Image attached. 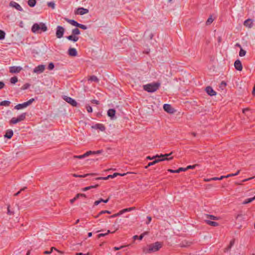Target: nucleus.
I'll return each mask as SVG.
<instances>
[{"instance_id":"1","label":"nucleus","mask_w":255,"mask_h":255,"mask_svg":"<svg viewBox=\"0 0 255 255\" xmlns=\"http://www.w3.org/2000/svg\"><path fill=\"white\" fill-rule=\"evenodd\" d=\"M163 246V243L159 242H156L154 243L149 244L147 247L143 248V252L145 254H150L160 250Z\"/></svg>"},{"instance_id":"2","label":"nucleus","mask_w":255,"mask_h":255,"mask_svg":"<svg viewBox=\"0 0 255 255\" xmlns=\"http://www.w3.org/2000/svg\"><path fill=\"white\" fill-rule=\"evenodd\" d=\"M47 30V27L45 23L40 22L39 23H34L32 27L31 31L35 33H41L42 32H45Z\"/></svg>"},{"instance_id":"3","label":"nucleus","mask_w":255,"mask_h":255,"mask_svg":"<svg viewBox=\"0 0 255 255\" xmlns=\"http://www.w3.org/2000/svg\"><path fill=\"white\" fill-rule=\"evenodd\" d=\"M160 84L158 82H154L143 86V89L149 93H153L156 91L160 87Z\"/></svg>"},{"instance_id":"4","label":"nucleus","mask_w":255,"mask_h":255,"mask_svg":"<svg viewBox=\"0 0 255 255\" xmlns=\"http://www.w3.org/2000/svg\"><path fill=\"white\" fill-rule=\"evenodd\" d=\"M173 157L172 156H169V157H161V158H158V159H155L154 161L152 162H149L147 166H145V168H147L148 167L153 165L157 163H158L160 161H164V160H170L172 159Z\"/></svg>"},{"instance_id":"5","label":"nucleus","mask_w":255,"mask_h":255,"mask_svg":"<svg viewBox=\"0 0 255 255\" xmlns=\"http://www.w3.org/2000/svg\"><path fill=\"white\" fill-rule=\"evenodd\" d=\"M34 100H35L33 98L30 99L27 102H24L22 104H17L15 106L14 108L18 110L25 108L30 105L34 101Z\"/></svg>"},{"instance_id":"6","label":"nucleus","mask_w":255,"mask_h":255,"mask_svg":"<svg viewBox=\"0 0 255 255\" xmlns=\"http://www.w3.org/2000/svg\"><path fill=\"white\" fill-rule=\"evenodd\" d=\"M65 29L62 26L58 25L56 27V36L58 38H61L63 36Z\"/></svg>"},{"instance_id":"7","label":"nucleus","mask_w":255,"mask_h":255,"mask_svg":"<svg viewBox=\"0 0 255 255\" xmlns=\"http://www.w3.org/2000/svg\"><path fill=\"white\" fill-rule=\"evenodd\" d=\"M63 99L66 102L70 104L72 106L77 107V102L74 99H72V98L66 96H64L63 97Z\"/></svg>"},{"instance_id":"8","label":"nucleus","mask_w":255,"mask_h":255,"mask_svg":"<svg viewBox=\"0 0 255 255\" xmlns=\"http://www.w3.org/2000/svg\"><path fill=\"white\" fill-rule=\"evenodd\" d=\"M88 12H89V10L88 9L85 8L84 7H78L74 11V13L75 14H79V15H83L84 14L88 13Z\"/></svg>"},{"instance_id":"9","label":"nucleus","mask_w":255,"mask_h":255,"mask_svg":"<svg viewBox=\"0 0 255 255\" xmlns=\"http://www.w3.org/2000/svg\"><path fill=\"white\" fill-rule=\"evenodd\" d=\"M45 69V66L43 64L39 65L33 69V73L40 74L43 72Z\"/></svg>"},{"instance_id":"10","label":"nucleus","mask_w":255,"mask_h":255,"mask_svg":"<svg viewBox=\"0 0 255 255\" xmlns=\"http://www.w3.org/2000/svg\"><path fill=\"white\" fill-rule=\"evenodd\" d=\"M9 6L15 8L16 10L22 11H23V9L21 6L17 2L14 1H11L9 2Z\"/></svg>"},{"instance_id":"11","label":"nucleus","mask_w":255,"mask_h":255,"mask_svg":"<svg viewBox=\"0 0 255 255\" xmlns=\"http://www.w3.org/2000/svg\"><path fill=\"white\" fill-rule=\"evenodd\" d=\"M163 109L165 111L169 114H173L175 111L174 109L172 107V106L170 105L167 104H165L163 105Z\"/></svg>"},{"instance_id":"12","label":"nucleus","mask_w":255,"mask_h":255,"mask_svg":"<svg viewBox=\"0 0 255 255\" xmlns=\"http://www.w3.org/2000/svg\"><path fill=\"white\" fill-rule=\"evenodd\" d=\"M172 152H170V153H168V154H161L160 155H156L155 156H153V157H150L149 156H148L146 157V159H149V160H152V159H155L156 158H161V157H169L170 156H171V155L172 154Z\"/></svg>"},{"instance_id":"13","label":"nucleus","mask_w":255,"mask_h":255,"mask_svg":"<svg viewBox=\"0 0 255 255\" xmlns=\"http://www.w3.org/2000/svg\"><path fill=\"white\" fill-rule=\"evenodd\" d=\"M22 70V68L20 66H11L9 68V72L11 73H19Z\"/></svg>"},{"instance_id":"14","label":"nucleus","mask_w":255,"mask_h":255,"mask_svg":"<svg viewBox=\"0 0 255 255\" xmlns=\"http://www.w3.org/2000/svg\"><path fill=\"white\" fill-rule=\"evenodd\" d=\"M234 66L235 69L238 71H242L243 69L242 63L239 59L235 61L234 63Z\"/></svg>"},{"instance_id":"15","label":"nucleus","mask_w":255,"mask_h":255,"mask_svg":"<svg viewBox=\"0 0 255 255\" xmlns=\"http://www.w3.org/2000/svg\"><path fill=\"white\" fill-rule=\"evenodd\" d=\"M205 90L207 93L211 96H215L217 94L216 92L210 86L207 87Z\"/></svg>"},{"instance_id":"16","label":"nucleus","mask_w":255,"mask_h":255,"mask_svg":"<svg viewBox=\"0 0 255 255\" xmlns=\"http://www.w3.org/2000/svg\"><path fill=\"white\" fill-rule=\"evenodd\" d=\"M93 128L99 129L101 131H104L106 129L105 127L102 124H97L92 127Z\"/></svg>"},{"instance_id":"17","label":"nucleus","mask_w":255,"mask_h":255,"mask_svg":"<svg viewBox=\"0 0 255 255\" xmlns=\"http://www.w3.org/2000/svg\"><path fill=\"white\" fill-rule=\"evenodd\" d=\"M68 54L71 56H76L77 55V51L74 48H70L68 49Z\"/></svg>"},{"instance_id":"18","label":"nucleus","mask_w":255,"mask_h":255,"mask_svg":"<svg viewBox=\"0 0 255 255\" xmlns=\"http://www.w3.org/2000/svg\"><path fill=\"white\" fill-rule=\"evenodd\" d=\"M66 38L74 42H77L79 40V37L78 36L74 35L72 34V35L66 36Z\"/></svg>"},{"instance_id":"19","label":"nucleus","mask_w":255,"mask_h":255,"mask_svg":"<svg viewBox=\"0 0 255 255\" xmlns=\"http://www.w3.org/2000/svg\"><path fill=\"white\" fill-rule=\"evenodd\" d=\"M13 134V132L12 129H9L6 130L5 135H4V137L7 138L8 139H10L12 137Z\"/></svg>"},{"instance_id":"20","label":"nucleus","mask_w":255,"mask_h":255,"mask_svg":"<svg viewBox=\"0 0 255 255\" xmlns=\"http://www.w3.org/2000/svg\"><path fill=\"white\" fill-rule=\"evenodd\" d=\"M204 221L207 225L213 227H217L219 225L218 223L215 221H210V220H205Z\"/></svg>"},{"instance_id":"21","label":"nucleus","mask_w":255,"mask_h":255,"mask_svg":"<svg viewBox=\"0 0 255 255\" xmlns=\"http://www.w3.org/2000/svg\"><path fill=\"white\" fill-rule=\"evenodd\" d=\"M116 114V111L115 110L113 109H109L108 111V116L110 117L111 119H113L114 117H115Z\"/></svg>"},{"instance_id":"22","label":"nucleus","mask_w":255,"mask_h":255,"mask_svg":"<svg viewBox=\"0 0 255 255\" xmlns=\"http://www.w3.org/2000/svg\"><path fill=\"white\" fill-rule=\"evenodd\" d=\"M167 171L170 173H178L181 171H185V169H184V168H183V167H180L177 170H173V169H168L167 170Z\"/></svg>"},{"instance_id":"23","label":"nucleus","mask_w":255,"mask_h":255,"mask_svg":"<svg viewBox=\"0 0 255 255\" xmlns=\"http://www.w3.org/2000/svg\"><path fill=\"white\" fill-rule=\"evenodd\" d=\"M245 26L251 27L253 25V20L251 19H248L244 21Z\"/></svg>"},{"instance_id":"24","label":"nucleus","mask_w":255,"mask_h":255,"mask_svg":"<svg viewBox=\"0 0 255 255\" xmlns=\"http://www.w3.org/2000/svg\"><path fill=\"white\" fill-rule=\"evenodd\" d=\"M66 20L71 25L78 27L79 23L73 19H66Z\"/></svg>"},{"instance_id":"25","label":"nucleus","mask_w":255,"mask_h":255,"mask_svg":"<svg viewBox=\"0 0 255 255\" xmlns=\"http://www.w3.org/2000/svg\"><path fill=\"white\" fill-rule=\"evenodd\" d=\"M98 186H99V184H96V185H91V186H87V187H86L83 188L82 189V190L83 191H87L88 190H90L91 189L97 188Z\"/></svg>"},{"instance_id":"26","label":"nucleus","mask_w":255,"mask_h":255,"mask_svg":"<svg viewBox=\"0 0 255 255\" xmlns=\"http://www.w3.org/2000/svg\"><path fill=\"white\" fill-rule=\"evenodd\" d=\"M205 217L207 218H209V219L213 220H218L219 219V217L212 215L205 214Z\"/></svg>"},{"instance_id":"27","label":"nucleus","mask_w":255,"mask_h":255,"mask_svg":"<svg viewBox=\"0 0 255 255\" xmlns=\"http://www.w3.org/2000/svg\"><path fill=\"white\" fill-rule=\"evenodd\" d=\"M105 213L111 214V212L108 210H103L99 212V214L95 216L94 217L95 218H98L100 217V216H101V215H103V214Z\"/></svg>"},{"instance_id":"28","label":"nucleus","mask_w":255,"mask_h":255,"mask_svg":"<svg viewBox=\"0 0 255 255\" xmlns=\"http://www.w3.org/2000/svg\"><path fill=\"white\" fill-rule=\"evenodd\" d=\"M26 113H24L18 116L17 118L19 120V122L25 120L26 117Z\"/></svg>"},{"instance_id":"29","label":"nucleus","mask_w":255,"mask_h":255,"mask_svg":"<svg viewBox=\"0 0 255 255\" xmlns=\"http://www.w3.org/2000/svg\"><path fill=\"white\" fill-rule=\"evenodd\" d=\"M10 102L7 100L3 101L1 102H0V106H5V107H8L10 105Z\"/></svg>"},{"instance_id":"30","label":"nucleus","mask_w":255,"mask_h":255,"mask_svg":"<svg viewBox=\"0 0 255 255\" xmlns=\"http://www.w3.org/2000/svg\"><path fill=\"white\" fill-rule=\"evenodd\" d=\"M72 34L74 35L78 36L80 34V31L78 28H75L72 29Z\"/></svg>"},{"instance_id":"31","label":"nucleus","mask_w":255,"mask_h":255,"mask_svg":"<svg viewBox=\"0 0 255 255\" xmlns=\"http://www.w3.org/2000/svg\"><path fill=\"white\" fill-rule=\"evenodd\" d=\"M36 3V0H28L27 4L30 7H34Z\"/></svg>"},{"instance_id":"32","label":"nucleus","mask_w":255,"mask_h":255,"mask_svg":"<svg viewBox=\"0 0 255 255\" xmlns=\"http://www.w3.org/2000/svg\"><path fill=\"white\" fill-rule=\"evenodd\" d=\"M95 174H94V173H91V174H84V175H77V174H73V176L75 177H86L89 175H95Z\"/></svg>"},{"instance_id":"33","label":"nucleus","mask_w":255,"mask_h":255,"mask_svg":"<svg viewBox=\"0 0 255 255\" xmlns=\"http://www.w3.org/2000/svg\"><path fill=\"white\" fill-rule=\"evenodd\" d=\"M7 214L8 215H14V210L10 208V205L7 206Z\"/></svg>"},{"instance_id":"34","label":"nucleus","mask_w":255,"mask_h":255,"mask_svg":"<svg viewBox=\"0 0 255 255\" xmlns=\"http://www.w3.org/2000/svg\"><path fill=\"white\" fill-rule=\"evenodd\" d=\"M235 239H233V240H232L230 241L229 245L226 249V250L227 251L230 250L231 249V248L234 246V245L235 244Z\"/></svg>"},{"instance_id":"35","label":"nucleus","mask_w":255,"mask_h":255,"mask_svg":"<svg viewBox=\"0 0 255 255\" xmlns=\"http://www.w3.org/2000/svg\"><path fill=\"white\" fill-rule=\"evenodd\" d=\"M89 80H90L91 81H93V82H96V83H98L99 81V79L97 78V76H96L95 75L91 76L89 78Z\"/></svg>"},{"instance_id":"36","label":"nucleus","mask_w":255,"mask_h":255,"mask_svg":"<svg viewBox=\"0 0 255 255\" xmlns=\"http://www.w3.org/2000/svg\"><path fill=\"white\" fill-rule=\"evenodd\" d=\"M255 200V196L253 198H250L246 199L244 201L243 204H247L253 202V201H254Z\"/></svg>"},{"instance_id":"37","label":"nucleus","mask_w":255,"mask_h":255,"mask_svg":"<svg viewBox=\"0 0 255 255\" xmlns=\"http://www.w3.org/2000/svg\"><path fill=\"white\" fill-rule=\"evenodd\" d=\"M214 19L212 18V16L211 15L207 20L206 24L207 25H210L214 21Z\"/></svg>"},{"instance_id":"38","label":"nucleus","mask_w":255,"mask_h":255,"mask_svg":"<svg viewBox=\"0 0 255 255\" xmlns=\"http://www.w3.org/2000/svg\"><path fill=\"white\" fill-rule=\"evenodd\" d=\"M19 122L17 118H12L10 121L9 123L10 124H15Z\"/></svg>"},{"instance_id":"39","label":"nucleus","mask_w":255,"mask_h":255,"mask_svg":"<svg viewBox=\"0 0 255 255\" xmlns=\"http://www.w3.org/2000/svg\"><path fill=\"white\" fill-rule=\"evenodd\" d=\"M18 81L17 78L16 76L10 78V82L11 84H15Z\"/></svg>"},{"instance_id":"40","label":"nucleus","mask_w":255,"mask_h":255,"mask_svg":"<svg viewBox=\"0 0 255 255\" xmlns=\"http://www.w3.org/2000/svg\"><path fill=\"white\" fill-rule=\"evenodd\" d=\"M198 164H194V165H188L187 166V167L186 168H184V169H185V171H186L188 169H194L196 166H198Z\"/></svg>"},{"instance_id":"41","label":"nucleus","mask_w":255,"mask_h":255,"mask_svg":"<svg viewBox=\"0 0 255 255\" xmlns=\"http://www.w3.org/2000/svg\"><path fill=\"white\" fill-rule=\"evenodd\" d=\"M5 32L1 30H0V40H2L5 37Z\"/></svg>"},{"instance_id":"42","label":"nucleus","mask_w":255,"mask_h":255,"mask_svg":"<svg viewBox=\"0 0 255 255\" xmlns=\"http://www.w3.org/2000/svg\"><path fill=\"white\" fill-rule=\"evenodd\" d=\"M246 50L243 49L242 48H241L240 52H239V55L241 57L244 56L246 55Z\"/></svg>"},{"instance_id":"43","label":"nucleus","mask_w":255,"mask_h":255,"mask_svg":"<svg viewBox=\"0 0 255 255\" xmlns=\"http://www.w3.org/2000/svg\"><path fill=\"white\" fill-rule=\"evenodd\" d=\"M47 5L49 7H51L52 9H54L55 8V3L53 1H50L48 2Z\"/></svg>"},{"instance_id":"44","label":"nucleus","mask_w":255,"mask_h":255,"mask_svg":"<svg viewBox=\"0 0 255 255\" xmlns=\"http://www.w3.org/2000/svg\"><path fill=\"white\" fill-rule=\"evenodd\" d=\"M85 157H86V156L85 155V154H83V155H74L73 156L74 158H78V159H83Z\"/></svg>"},{"instance_id":"45","label":"nucleus","mask_w":255,"mask_h":255,"mask_svg":"<svg viewBox=\"0 0 255 255\" xmlns=\"http://www.w3.org/2000/svg\"><path fill=\"white\" fill-rule=\"evenodd\" d=\"M84 154H85L86 157H87L91 154H94V151L89 150V151H87Z\"/></svg>"},{"instance_id":"46","label":"nucleus","mask_w":255,"mask_h":255,"mask_svg":"<svg viewBox=\"0 0 255 255\" xmlns=\"http://www.w3.org/2000/svg\"><path fill=\"white\" fill-rule=\"evenodd\" d=\"M78 27L82 29L85 30L87 28V27L86 25L79 23Z\"/></svg>"},{"instance_id":"47","label":"nucleus","mask_w":255,"mask_h":255,"mask_svg":"<svg viewBox=\"0 0 255 255\" xmlns=\"http://www.w3.org/2000/svg\"><path fill=\"white\" fill-rule=\"evenodd\" d=\"M54 68V65L52 62H51L48 64V69L49 70H51L53 69Z\"/></svg>"},{"instance_id":"48","label":"nucleus","mask_w":255,"mask_h":255,"mask_svg":"<svg viewBox=\"0 0 255 255\" xmlns=\"http://www.w3.org/2000/svg\"><path fill=\"white\" fill-rule=\"evenodd\" d=\"M30 86V84L28 83H26L24 84L22 87H21L22 90H26L28 89Z\"/></svg>"},{"instance_id":"49","label":"nucleus","mask_w":255,"mask_h":255,"mask_svg":"<svg viewBox=\"0 0 255 255\" xmlns=\"http://www.w3.org/2000/svg\"><path fill=\"white\" fill-rule=\"evenodd\" d=\"M86 109L88 113H92L93 111L92 108L89 105H87Z\"/></svg>"},{"instance_id":"50","label":"nucleus","mask_w":255,"mask_h":255,"mask_svg":"<svg viewBox=\"0 0 255 255\" xmlns=\"http://www.w3.org/2000/svg\"><path fill=\"white\" fill-rule=\"evenodd\" d=\"M118 175V173H114L112 175H109L108 176V178L109 179H110V178H114L117 177Z\"/></svg>"},{"instance_id":"51","label":"nucleus","mask_w":255,"mask_h":255,"mask_svg":"<svg viewBox=\"0 0 255 255\" xmlns=\"http://www.w3.org/2000/svg\"><path fill=\"white\" fill-rule=\"evenodd\" d=\"M224 178V176H221L220 177H213L212 178V181L220 180Z\"/></svg>"},{"instance_id":"52","label":"nucleus","mask_w":255,"mask_h":255,"mask_svg":"<svg viewBox=\"0 0 255 255\" xmlns=\"http://www.w3.org/2000/svg\"><path fill=\"white\" fill-rule=\"evenodd\" d=\"M148 234V232H143V233H142L140 236H139V240H141L144 237V236L145 235H146Z\"/></svg>"},{"instance_id":"53","label":"nucleus","mask_w":255,"mask_h":255,"mask_svg":"<svg viewBox=\"0 0 255 255\" xmlns=\"http://www.w3.org/2000/svg\"><path fill=\"white\" fill-rule=\"evenodd\" d=\"M25 189H26V187H23L22 188H21L18 192H17V193H16L15 194H14V196H18L21 191H24Z\"/></svg>"},{"instance_id":"54","label":"nucleus","mask_w":255,"mask_h":255,"mask_svg":"<svg viewBox=\"0 0 255 255\" xmlns=\"http://www.w3.org/2000/svg\"><path fill=\"white\" fill-rule=\"evenodd\" d=\"M135 209V207H130L128 208L124 209V211L126 212L131 211Z\"/></svg>"},{"instance_id":"55","label":"nucleus","mask_w":255,"mask_h":255,"mask_svg":"<svg viewBox=\"0 0 255 255\" xmlns=\"http://www.w3.org/2000/svg\"><path fill=\"white\" fill-rule=\"evenodd\" d=\"M109 179V178H108V176L107 177H97L96 178V180H108Z\"/></svg>"},{"instance_id":"56","label":"nucleus","mask_w":255,"mask_h":255,"mask_svg":"<svg viewBox=\"0 0 255 255\" xmlns=\"http://www.w3.org/2000/svg\"><path fill=\"white\" fill-rule=\"evenodd\" d=\"M103 152V150L102 149V150H97V151H94V154H100V153H102Z\"/></svg>"},{"instance_id":"57","label":"nucleus","mask_w":255,"mask_h":255,"mask_svg":"<svg viewBox=\"0 0 255 255\" xmlns=\"http://www.w3.org/2000/svg\"><path fill=\"white\" fill-rule=\"evenodd\" d=\"M80 197H86V196L85 194H81V193H79V194H77L76 195V198H79Z\"/></svg>"},{"instance_id":"58","label":"nucleus","mask_w":255,"mask_h":255,"mask_svg":"<svg viewBox=\"0 0 255 255\" xmlns=\"http://www.w3.org/2000/svg\"><path fill=\"white\" fill-rule=\"evenodd\" d=\"M124 247H125L124 246H121L120 247H115L114 248V250L115 251H118V250H121V249L124 248Z\"/></svg>"},{"instance_id":"59","label":"nucleus","mask_w":255,"mask_h":255,"mask_svg":"<svg viewBox=\"0 0 255 255\" xmlns=\"http://www.w3.org/2000/svg\"><path fill=\"white\" fill-rule=\"evenodd\" d=\"M53 250H55V251H57L58 252L60 253V254H63L62 252L58 250L55 247H51L50 249V251L52 252Z\"/></svg>"},{"instance_id":"60","label":"nucleus","mask_w":255,"mask_h":255,"mask_svg":"<svg viewBox=\"0 0 255 255\" xmlns=\"http://www.w3.org/2000/svg\"><path fill=\"white\" fill-rule=\"evenodd\" d=\"M147 221H146V224L147 225H148L150 223V222L151 221V217L150 216H147Z\"/></svg>"},{"instance_id":"61","label":"nucleus","mask_w":255,"mask_h":255,"mask_svg":"<svg viewBox=\"0 0 255 255\" xmlns=\"http://www.w3.org/2000/svg\"><path fill=\"white\" fill-rule=\"evenodd\" d=\"M109 198H108V199H106V200H104V199H102V198L100 199V202H101H101H104V203H108V202L109 201Z\"/></svg>"},{"instance_id":"62","label":"nucleus","mask_w":255,"mask_h":255,"mask_svg":"<svg viewBox=\"0 0 255 255\" xmlns=\"http://www.w3.org/2000/svg\"><path fill=\"white\" fill-rule=\"evenodd\" d=\"M4 85H5L4 83L3 82L0 81V90L3 88L4 87Z\"/></svg>"},{"instance_id":"63","label":"nucleus","mask_w":255,"mask_h":255,"mask_svg":"<svg viewBox=\"0 0 255 255\" xmlns=\"http://www.w3.org/2000/svg\"><path fill=\"white\" fill-rule=\"evenodd\" d=\"M91 103L93 104H96L97 105L99 104V102L98 100H92L91 101Z\"/></svg>"},{"instance_id":"64","label":"nucleus","mask_w":255,"mask_h":255,"mask_svg":"<svg viewBox=\"0 0 255 255\" xmlns=\"http://www.w3.org/2000/svg\"><path fill=\"white\" fill-rule=\"evenodd\" d=\"M89 253L83 254L82 253H77L76 255H89Z\"/></svg>"}]
</instances>
